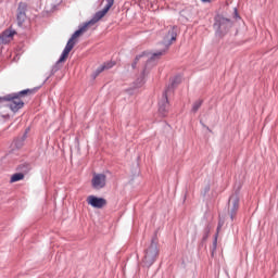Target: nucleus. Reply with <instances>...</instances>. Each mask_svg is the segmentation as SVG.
<instances>
[{"instance_id": "obj_26", "label": "nucleus", "mask_w": 278, "mask_h": 278, "mask_svg": "<svg viewBox=\"0 0 278 278\" xmlns=\"http://www.w3.org/2000/svg\"><path fill=\"white\" fill-rule=\"evenodd\" d=\"M220 227H223V225H220V223L217 226V231H220Z\"/></svg>"}, {"instance_id": "obj_8", "label": "nucleus", "mask_w": 278, "mask_h": 278, "mask_svg": "<svg viewBox=\"0 0 278 278\" xmlns=\"http://www.w3.org/2000/svg\"><path fill=\"white\" fill-rule=\"evenodd\" d=\"M175 40H177V26H169L167 28V34L163 38V45L165 47H170Z\"/></svg>"}, {"instance_id": "obj_4", "label": "nucleus", "mask_w": 278, "mask_h": 278, "mask_svg": "<svg viewBox=\"0 0 278 278\" xmlns=\"http://www.w3.org/2000/svg\"><path fill=\"white\" fill-rule=\"evenodd\" d=\"M164 55V51H157L151 54L146 63V68L142 72V75L136 80L135 86L136 88H140L144 84V75H147V68H151V66H155L160 58Z\"/></svg>"}, {"instance_id": "obj_7", "label": "nucleus", "mask_w": 278, "mask_h": 278, "mask_svg": "<svg viewBox=\"0 0 278 278\" xmlns=\"http://www.w3.org/2000/svg\"><path fill=\"white\" fill-rule=\"evenodd\" d=\"M108 181V176L105 174H93V177L91 179V186L93 190H103L105 187V184Z\"/></svg>"}, {"instance_id": "obj_28", "label": "nucleus", "mask_w": 278, "mask_h": 278, "mask_svg": "<svg viewBox=\"0 0 278 278\" xmlns=\"http://www.w3.org/2000/svg\"><path fill=\"white\" fill-rule=\"evenodd\" d=\"M235 14H236V16H238V10H236V9H235Z\"/></svg>"}, {"instance_id": "obj_13", "label": "nucleus", "mask_w": 278, "mask_h": 278, "mask_svg": "<svg viewBox=\"0 0 278 278\" xmlns=\"http://www.w3.org/2000/svg\"><path fill=\"white\" fill-rule=\"evenodd\" d=\"M63 58H64V52H62L60 59L52 66L51 71H50V75H55V73H58V71H60V68H62V62H66V58H68V55H65L64 59Z\"/></svg>"}, {"instance_id": "obj_1", "label": "nucleus", "mask_w": 278, "mask_h": 278, "mask_svg": "<svg viewBox=\"0 0 278 278\" xmlns=\"http://www.w3.org/2000/svg\"><path fill=\"white\" fill-rule=\"evenodd\" d=\"M99 21H101V18L97 15V13H94L90 21L78 26V29L68 39V41L63 50V59H65L66 55H68L71 53V51H73V49L75 48V45L77 43V41H75V39L79 38L80 35L84 34V31H86V29H88V27H90V25H97V23H99Z\"/></svg>"}, {"instance_id": "obj_27", "label": "nucleus", "mask_w": 278, "mask_h": 278, "mask_svg": "<svg viewBox=\"0 0 278 278\" xmlns=\"http://www.w3.org/2000/svg\"><path fill=\"white\" fill-rule=\"evenodd\" d=\"M0 101H5V97H0Z\"/></svg>"}, {"instance_id": "obj_11", "label": "nucleus", "mask_w": 278, "mask_h": 278, "mask_svg": "<svg viewBox=\"0 0 278 278\" xmlns=\"http://www.w3.org/2000/svg\"><path fill=\"white\" fill-rule=\"evenodd\" d=\"M27 11V4L25 2H20L17 8V25H23L25 23V18H27V15L25 12Z\"/></svg>"}, {"instance_id": "obj_17", "label": "nucleus", "mask_w": 278, "mask_h": 278, "mask_svg": "<svg viewBox=\"0 0 278 278\" xmlns=\"http://www.w3.org/2000/svg\"><path fill=\"white\" fill-rule=\"evenodd\" d=\"M29 132V128L26 129V131L24 132V135L22 136L21 138V141L17 140L15 142V147L20 148V147H23V142H25V140H27V134Z\"/></svg>"}, {"instance_id": "obj_2", "label": "nucleus", "mask_w": 278, "mask_h": 278, "mask_svg": "<svg viewBox=\"0 0 278 278\" xmlns=\"http://www.w3.org/2000/svg\"><path fill=\"white\" fill-rule=\"evenodd\" d=\"M31 92H34V90L24 89L17 93H10L4 97V101H9L8 106L10 108V110H12L13 112H18V110H22V108H24L25 105V102L21 100V97H25V94H31Z\"/></svg>"}, {"instance_id": "obj_31", "label": "nucleus", "mask_w": 278, "mask_h": 278, "mask_svg": "<svg viewBox=\"0 0 278 278\" xmlns=\"http://www.w3.org/2000/svg\"><path fill=\"white\" fill-rule=\"evenodd\" d=\"M216 249V245H214L213 251Z\"/></svg>"}, {"instance_id": "obj_18", "label": "nucleus", "mask_w": 278, "mask_h": 278, "mask_svg": "<svg viewBox=\"0 0 278 278\" xmlns=\"http://www.w3.org/2000/svg\"><path fill=\"white\" fill-rule=\"evenodd\" d=\"M201 105H203V100H198L193 103L191 112H193V114H197V112H199V109L201 108Z\"/></svg>"}, {"instance_id": "obj_20", "label": "nucleus", "mask_w": 278, "mask_h": 278, "mask_svg": "<svg viewBox=\"0 0 278 278\" xmlns=\"http://www.w3.org/2000/svg\"><path fill=\"white\" fill-rule=\"evenodd\" d=\"M116 63L114 61H110V62L104 63L102 66L104 67V71H110V68H113V66Z\"/></svg>"}, {"instance_id": "obj_3", "label": "nucleus", "mask_w": 278, "mask_h": 278, "mask_svg": "<svg viewBox=\"0 0 278 278\" xmlns=\"http://www.w3.org/2000/svg\"><path fill=\"white\" fill-rule=\"evenodd\" d=\"M231 27H233L231 20L220 15L215 17L214 29L216 31V36H219V38H223V36H225L231 29Z\"/></svg>"}, {"instance_id": "obj_22", "label": "nucleus", "mask_w": 278, "mask_h": 278, "mask_svg": "<svg viewBox=\"0 0 278 278\" xmlns=\"http://www.w3.org/2000/svg\"><path fill=\"white\" fill-rule=\"evenodd\" d=\"M103 71H105L104 67H103V65H101L100 67H98V68L96 70V72H94V77H97L98 75H101V73H103Z\"/></svg>"}, {"instance_id": "obj_12", "label": "nucleus", "mask_w": 278, "mask_h": 278, "mask_svg": "<svg viewBox=\"0 0 278 278\" xmlns=\"http://www.w3.org/2000/svg\"><path fill=\"white\" fill-rule=\"evenodd\" d=\"M16 34V30H10L7 29L0 35V42L2 45H8L12 38H14V35Z\"/></svg>"}, {"instance_id": "obj_24", "label": "nucleus", "mask_w": 278, "mask_h": 278, "mask_svg": "<svg viewBox=\"0 0 278 278\" xmlns=\"http://www.w3.org/2000/svg\"><path fill=\"white\" fill-rule=\"evenodd\" d=\"M207 192H210V186H206V187L204 188V194H207Z\"/></svg>"}, {"instance_id": "obj_30", "label": "nucleus", "mask_w": 278, "mask_h": 278, "mask_svg": "<svg viewBox=\"0 0 278 278\" xmlns=\"http://www.w3.org/2000/svg\"><path fill=\"white\" fill-rule=\"evenodd\" d=\"M152 244H155V241H154V240H152Z\"/></svg>"}, {"instance_id": "obj_25", "label": "nucleus", "mask_w": 278, "mask_h": 278, "mask_svg": "<svg viewBox=\"0 0 278 278\" xmlns=\"http://www.w3.org/2000/svg\"><path fill=\"white\" fill-rule=\"evenodd\" d=\"M213 244H218V239L215 237Z\"/></svg>"}, {"instance_id": "obj_6", "label": "nucleus", "mask_w": 278, "mask_h": 278, "mask_svg": "<svg viewBox=\"0 0 278 278\" xmlns=\"http://www.w3.org/2000/svg\"><path fill=\"white\" fill-rule=\"evenodd\" d=\"M239 207H240V197L238 195V192H236L228 200V214L231 220L236 218V214H238Z\"/></svg>"}, {"instance_id": "obj_29", "label": "nucleus", "mask_w": 278, "mask_h": 278, "mask_svg": "<svg viewBox=\"0 0 278 278\" xmlns=\"http://www.w3.org/2000/svg\"><path fill=\"white\" fill-rule=\"evenodd\" d=\"M207 1H210V0H202L203 3H207Z\"/></svg>"}, {"instance_id": "obj_10", "label": "nucleus", "mask_w": 278, "mask_h": 278, "mask_svg": "<svg viewBox=\"0 0 278 278\" xmlns=\"http://www.w3.org/2000/svg\"><path fill=\"white\" fill-rule=\"evenodd\" d=\"M159 112L163 116H166V113L168 112V92L164 91L162 94V98L159 101Z\"/></svg>"}, {"instance_id": "obj_23", "label": "nucleus", "mask_w": 278, "mask_h": 278, "mask_svg": "<svg viewBox=\"0 0 278 278\" xmlns=\"http://www.w3.org/2000/svg\"><path fill=\"white\" fill-rule=\"evenodd\" d=\"M51 77H53V75H51V72L46 74V79L43 80V84L48 83Z\"/></svg>"}, {"instance_id": "obj_14", "label": "nucleus", "mask_w": 278, "mask_h": 278, "mask_svg": "<svg viewBox=\"0 0 278 278\" xmlns=\"http://www.w3.org/2000/svg\"><path fill=\"white\" fill-rule=\"evenodd\" d=\"M181 84V75H177L174 78H172L170 84L165 89V92H173V90L176 88V86H179Z\"/></svg>"}, {"instance_id": "obj_16", "label": "nucleus", "mask_w": 278, "mask_h": 278, "mask_svg": "<svg viewBox=\"0 0 278 278\" xmlns=\"http://www.w3.org/2000/svg\"><path fill=\"white\" fill-rule=\"evenodd\" d=\"M25 179V175L23 173H15L11 176V184H16V181H21Z\"/></svg>"}, {"instance_id": "obj_15", "label": "nucleus", "mask_w": 278, "mask_h": 278, "mask_svg": "<svg viewBox=\"0 0 278 278\" xmlns=\"http://www.w3.org/2000/svg\"><path fill=\"white\" fill-rule=\"evenodd\" d=\"M112 5H114V0H106V4L103 10L96 12V14L100 17L103 18L108 12L112 9Z\"/></svg>"}, {"instance_id": "obj_21", "label": "nucleus", "mask_w": 278, "mask_h": 278, "mask_svg": "<svg viewBox=\"0 0 278 278\" xmlns=\"http://www.w3.org/2000/svg\"><path fill=\"white\" fill-rule=\"evenodd\" d=\"M210 233V226H207L205 229H204V235L202 237V240L203 242H205L207 240V236Z\"/></svg>"}, {"instance_id": "obj_19", "label": "nucleus", "mask_w": 278, "mask_h": 278, "mask_svg": "<svg viewBox=\"0 0 278 278\" xmlns=\"http://www.w3.org/2000/svg\"><path fill=\"white\" fill-rule=\"evenodd\" d=\"M144 55H149V53L143 52L142 54H139V55L136 56L135 61L131 64L132 68H136L138 62L140 61V58H144Z\"/></svg>"}, {"instance_id": "obj_5", "label": "nucleus", "mask_w": 278, "mask_h": 278, "mask_svg": "<svg viewBox=\"0 0 278 278\" xmlns=\"http://www.w3.org/2000/svg\"><path fill=\"white\" fill-rule=\"evenodd\" d=\"M159 253L160 250L155 244L149 245V248L144 252L143 266H146L147 268L153 266L155 260H157Z\"/></svg>"}, {"instance_id": "obj_9", "label": "nucleus", "mask_w": 278, "mask_h": 278, "mask_svg": "<svg viewBox=\"0 0 278 278\" xmlns=\"http://www.w3.org/2000/svg\"><path fill=\"white\" fill-rule=\"evenodd\" d=\"M87 203L88 205H91V207H96V210H101V207H105V205H108V200L97 195H89L87 198Z\"/></svg>"}]
</instances>
